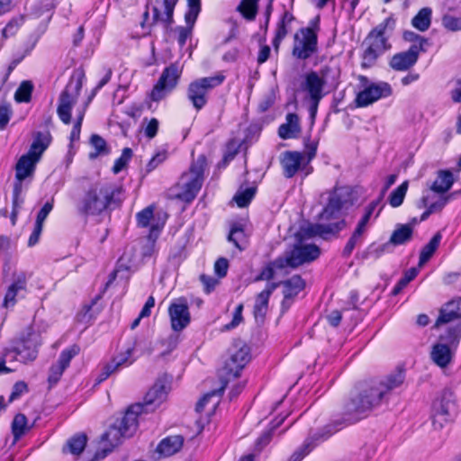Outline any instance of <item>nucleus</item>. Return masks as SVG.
Masks as SVG:
<instances>
[{
  "label": "nucleus",
  "instance_id": "obj_1",
  "mask_svg": "<svg viewBox=\"0 0 461 461\" xmlns=\"http://www.w3.org/2000/svg\"><path fill=\"white\" fill-rule=\"evenodd\" d=\"M349 195L348 187H336L330 194L328 204L320 213L321 222L302 227L294 236L292 249L278 257L276 259V265L279 267L296 268L318 258L321 253L319 247L308 243L307 240L314 236L329 239L345 227L344 220H338V218L340 211L348 203Z\"/></svg>",
  "mask_w": 461,
  "mask_h": 461
},
{
  "label": "nucleus",
  "instance_id": "obj_2",
  "mask_svg": "<svg viewBox=\"0 0 461 461\" xmlns=\"http://www.w3.org/2000/svg\"><path fill=\"white\" fill-rule=\"evenodd\" d=\"M170 380L167 376L158 378L144 397L143 403L130 406L124 415L113 423L104 434L103 440L112 447L120 445L122 439L131 437L138 429V419L143 411H153L167 398Z\"/></svg>",
  "mask_w": 461,
  "mask_h": 461
},
{
  "label": "nucleus",
  "instance_id": "obj_3",
  "mask_svg": "<svg viewBox=\"0 0 461 461\" xmlns=\"http://www.w3.org/2000/svg\"><path fill=\"white\" fill-rule=\"evenodd\" d=\"M404 382L402 371L391 374L381 380L363 384L344 407L343 420L346 425L352 424L367 416L379 406L384 397Z\"/></svg>",
  "mask_w": 461,
  "mask_h": 461
},
{
  "label": "nucleus",
  "instance_id": "obj_4",
  "mask_svg": "<svg viewBox=\"0 0 461 461\" xmlns=\"http://www.w3.org/2000/svg\"><path fill=\"white\" fill-rule=\"evenodd\" d=\"M404 382L402 371L391 374L381 380L363 384L344 407L343 420L346 425L352 424L367 416L379 406L384 397Z\"/></svg>",
  "mask_w": 461,
  "mask_h": 461
},
{
  "label": "nucleus",
  "instance_id": "obj_5",
  "mask_svg": "<svg viewBox=\"0 0 461 461\" xmlns=\"http://www.w3.org/2000/svg\"><path fill=\"white\" fill-rule=\"evenodd\" d=\"M404 382L402 371L391 374L381 380L363 384L344 407L343 420L346 425L352 424L367 416L379 406L384 397Z\"/></svg>",
  "mask_w": 461,
  "mask_h": 461
},
{
  "label": "nucleus",
  "instance_id": "obj_6",
  "mask_svg": "<svg viewBox=\"0 0 461 461\" xmlns=\"http://www.w3.org/2000/svg\"><path fill=\"white\" fill-rule=\"evenodd\" d=\"M404 382L402 371L391 374L381 380L363 384L344 407L343 420L346 425L352 424L367 416L379 406L384 397Z\"/></svg>",
  "mask_w": 461,
  "mask_h": 461
},
{
  "label": "nucleus",
  "instance_id": "obj_7",
  "mask_svg": "<svg viewBox=\"0 0 461 461\" xmlns=\"http://www.w3.org/2000/svg\"><path fill=\"white\" fill-rule=\"evenodd\" d=\"M121 188L109 183L92 185L82 199L78 212L84 215H99L112 205L118 203Z\"/></svg>",
  "mask_w": 461,
  "mask_h": 461
},
{
  "label": "nucleus",
  "instance_id": "obj_8",
  "mask_svg": "<svg viewBox=\"0 0 461 461\" xmlns=\"http://www.w3.org/2000/svg\"><path fill=\"white\" fill-rule=\"evenodd\" d=\"M50 134L48 131L36 132L29 151L23 155L15 167V176L19 181L14 186V193L17 195L21 189V182L33 176L36 164L40 161L41 155L50 143Z\"/></svg>",
  "mask_w": 461,
  "mask_h": 461
},
{
  "label": "nucleus",
  "instance_id": "obj_9",
  "mask_svg": "<svg viewBox=\"0 0 461 461\" xmlns=\"http://www.w3.org/2000/svg\"><path fill=\"white\" fill-rule=\"evenodd\" d=\"M393 27L394 20L388 17L369 32L363 42L366 47L362 55L363 68L372 67L377 58L391 48L386 33L392 32Z\"/></svg>",
  "mask_w": 461,
  "mask_h": 461
},
{
  "label": "nucleus",
  "instance_id": "obj_10",
  "mask_svg": "<svg viewBox=\"0 0 461 461\" xmlns=\"http://www.w3.org/2000/svg\"><path fill=\"white\" fill-rule=\"evenodd\" d=\"M205 165V157L203 155L199 156L192 163L189 170L182 175L175 187L176 193L172 195L186 203L193 201L202 187Z\"/></svg>",
  "mask_w": 461,
  "mask_h": 461
},
{
  "label": "nucleus",
  "instance_id": "obj_11",
  "mask_svg": "<svg viewBox=\"0 0 461 461\" xmlns=\"http://www.w3.org/2000/svg\"><path fill=\"white\" fill-rule=\"evenodd\" d=\"M41 345V335L29 327L14 338L9 347L5 348V355L14 353V358L18 356L21 362L27 364L37 358Z\"/></svg>",
  "mask_w": 461,
  "mask_h": 461
},
{
  "label": "nucleus",
  "instance_id": "obj_12",
  "mask_svg": "<svg viewBox=\"0 0 461 461\" xmlns=\"http://www.w3.org/2000/svg\"><path fill=\"white\" fill-rule=\"evenodd\" d=\"M84 79V70L78 69L75 71L59 95L57 113L61 122L65 124L71 122V110L77 101Z\"/></svg>",
  "mask_w": 461,
  "mask_h": 461
},
{
  "label": "nucleus",
  "instance_id": "obj_13",
  "mask_svg": "<svg viewBox=\"0 0 461 461\" xmlns=\"http://www.w3.org/2000/svg\"><path fill=\"white\" fill-rule=\"evenodd\" d=\"M229 355L221 371V381H227V383L240 376L241 370L250 360V350L246 343L237 341L230 348Z\"/></svg>",
  "mask_w": 461,
  "mask_h": 461
},
{
  "label": "nucleus",
  "instance_id": "obj_14",
  "mask_svg": "<svg viewBox=\"0 0 461 461\" xmlns=\"http://www.w3.org/2000/svg\"><path fill=\"white\" fill-rule=\"evenodd\" d=\"M223 75L202 77L191 82L187 88V98L196 110H201L207 103V93L224 81Z\"/></svg>",
  "mask_w": 461,
  "mask_h": 461
},
{
  "label": "nucleus",
  "instance_id": "obj_15",
  "mask_svg": "<svg viewBox=\"0 0 461 461\" xmlns=\"http://www.w3.org/2000/svg\"><path fill=\"white\" fill-rule=\"evenodd\" d=\"M456 410L453 393L444 391L432 403L431 420L436 429H440L450 420L452 412Z\"/></svg>",
  "mask_w": 461,
  "mask_h": 461
},
{
  "label": "nucleus",
  "instance_id": "obj_16",
  "mask_svg": "<svg viewBox=\"0 0 461 461\" xmlns=\"http://www.w3.org/2000/svg\"><path fill=\"white\" fill-rule=\"evenodd\" d=\"M181 73V68L176 63L167 67L150 93L151 100L158 102L164 99L176 86Z\"/></svg>",
  "mask_w": 461,
  "mask_h": 461
},
{
  "label": "nucleus",
  "instance_id": "obj_17",
  "mask_svg": "<svg viewBox=\"0 0 461 461\" xmlns=\"http://www.w3.org/2000/svg\"><path fill=\"white\" fill-rule=\"evenodd\" d=\"M330 72L329 67H324L319 71H310L303 76L301 83L302 91L307 94L308 99H322L325 95L328 75Z\"/></svg>",
  "mask_w": 461,
  "mask_h": 461
},
{
  "label": "nucleus",
  "instance_id": "obj_18",
  "mask_svg": "<svg viewBox=\"0 0 461 461\" xmlns=\"http://www.w3.org/2000/svg\"><path fill=\"white\" fill-rule=\"evenodd\" d=\"M317 50V33L313 28L307 27L298 31L294 37L293 56L299 59H307Z\"/></svg>",
  "mask_w": 461,
  "mask_h": 461
},
{
  "label": "nucleus",
  "instance_id": "obj_19",
  "mask_svg": "<svg viewBox=\"0 0 461 461\" xmlns=\"http://www.w3.org/2000/svg\"><path fill=\"white\" fill-rule=\"evenodd\" d=\"M392 93V86L387 82L372 83L357 95L355 103L357 107H366L381 98L390 96Z\"/></svg>",
  "mask_w": 461,
  "mask_h": 461
},
{
  "label": "nucleus",
  "instance_id": "obj_20",
  "mask_svg": "<svg viewBox=\"0 0 461 461\" xmlns=\"http://www.w3.org/2000/svg\"><path fill=\"white\" fill-rule=\"evenodd\" d=\"M451 195L439 194L431 190L424 192L420 200L417 203L419 209L427 208L421 214L420 221H425L430 214L440 212L447 203Z\"/></svg>",
  "mask_w": 461,
  "mask_h": 461
},
{
  "label": "nucleus",
  "instance_id": "obj_21",
  "mask_svg": "<svg viewBox=\"0 0 461 461\" xmlns=\"http://www.w3.org/2000/svg\"><path fill=\"white\" fill-rule=\"evenodd\" d=\"M171 328L175 331L184 330L190 322L188 305L185 299H177L168 307Z\"/></svg>",
  "mask_w": 461,
  "mask_h": 461
},
{
  "label": "nucleus",
  "instance_id": "obj_22",
  "mask_svg": "<svg viewBox=\"0 0 461 461\" xmlns=\"http://www.w3.org/2000/svg\"><path fill=\"white\" fill-rule=\"evenodd\" d=\"M78 353L79 347L77 345H72L60 353L58 362L50 368L48 381L51 385L56 384L59 381L65 369L69 366L71 359Z\"/></svg>",
  "mask_w": 461,
  "mask_h": 461
},
{
  "label": "nucleus",
  "instance_id": "obj_23",
  "mask_svg": "<svg viewBox=\"0 0 461 461\" xmlns=\"http://www.w3.org/2000/svg\"><path fill=\"white\" fill-rule=\"evenodd\" d=\"M419 55L420 48L413 44L408 50L394 54L389 61V66L396 71H406L416 64Z\"/></svg>",
  "mask_w": 461,
  "mask_h": 461
},
{
  "label": "nucleus",
  "instance_id": "obj_24",
  "mask_svg": "<svg viewBox=\"0 0 461 461\" xmlns=\"http://www.w3.org/2000/svg\"><path fill=\"white\" fill-rule=\"evenodd\" d=\"M305 156L298 151H285L280 158V163L286 178L293 177L301 168L304 162Z\"/></svg>",
  "mask_w": 461,
  "mask_h": 461
},
{
  "label": "nucleus",
  "instance_id": "obj_25",
  "mask_svg": "<svg viewBox=\"0 0 461 461\" xmlns=\"http://www.w3.org/2000/svg\"><path fill=\"white\" fill-rule=\"evenodd\" d=\"M452 321H455V323L461 321V299L445 303L439 311V315L434 326L438 328Z\"/></svg>",
  "mask_w": 461,
  "mask_h": 461
},
{
  "label": "nucleus",
  "instance_id": "obj_26",
  "mask_svg": "<svg viewBox=\"0 0 461 461\" xmlns=\"http://www.w3.org/2000/svg\"><path fill=\"white\" fill-rule=\"evenodd\" d=\"M456 349L451 346L438 341L430 351V359L438 367L447 368L453 361Z\"/></svg>",
  "mask_w": 461,
  "mask_h": 461
},
{
  "label": "nucleus",
  "instance_id": "obj_27",
  "mask_svg": "<svg viewBox=\"0 0 461 461\" xmlns=\"http://www.w3.org/2000/svg\"><path fill=\"white\" fill-rule=\"evenodd\" d=\"M279 285V284H267L266 288L258 294L254 305V316L257 321H263L268 309V301L271 294Z\"/></svg>",
  "mask_w": 461,
  "mask_h": 461
},
{
  "label": "nucleus",
  "instance_id": "obj_28",
  "mask_svg": "<svg viewBox=\"0 0 461 461\" xmlns=\"http://www.w3.org/2000/svg\"><path fill=\"white\" fill-rule=\"evenodd\" d=\"M133 348L129 347L124 352H122L115 356L110 363L104 367V373L102 375V380L106 379L111 374L117 371L122 366H127L133 363L134 358L132 357Z\"/></svg>",
  "mask_w": 461,
  "mask_h": 461
},
{
  "label": "nucleus",
  "instance_id": "obj_29",
  "mask_svg": "<svg viewBox=\"0 0 461 461\" xmlns=\"http://www.w3.org/2000/svg\"><path fill=\"white\" fill-rule=\"evenodd\" d=\"M285 121L278 129L279 137L283 140L297 138L302 130L298 115L290 113L286 115Z\"/></svg>",
  "mask_w": 461,
  "mask_h": 461
},
{
  "label": "nucleus",
  "instance_id": "obj_30",
  "mask_svg": "<svg viewBox=\"0 0 461 461\" xmlns=\"http://www.w3.org/2000/svg\"><path fill=\"white\" fill-rule=\"evenodd\" d=\"M178 0H163L164 12L158 7L154 6L152 9V24L163 23L167 27L173 23L174 9Z\"/></svg>",
  "mask_w": 461,
  "mask_h": 461
},
{
  "label": "nucleus",
  "instance_id": "obj_31",
  "mask_svg": "<svg viewBox=\"0 0 461 461\" xmlns=\"http://www.w3.org/2000/svg\"><path fill=\"white\" fill-rule=\"evenodd\" d=\"M184 438L180 435L170 436L164 438L158 446V451L169 456L178 452L183 446Z\"/></svg>",
  "mask_w": 461,
  "mask_h": 461
},
{
  "label": "nucleus",
  "instance_id": "obj_32",
  "mask_svg": "<svg viewBox=\"0 0 461 461\" xmlns=\"http://www.w3.org/2000/svg\"><path fill=\"white\" fill-rule=\"evenodd\" d=\"M454 184L453 174L449 170H440L438 173L436 180L431 185L429 190L446 194Z\"/></svg>",
  "mask_w": 461,
  "mask_h": 461
},
{
  "label": "nucleus",
  "instance_id": "obj_33",
  "mask_svg": "<svg viewBox=\"0 0 461 461\" xmlns=\"http://www.w3.org/2000/svg\"><path fill=\"white\" fill-rule=\"evenodd\" d=\"M442 239V235L440 232H437L431 240L426 244L420 254V260L418 267L419 268L422 267L434 255L435 251L439 247L440 241Z\"/></svg>",
  "mask_w": 461,
  "mask_h": 461
},
{
  "label": "nucleus",
  "instance_id": "obj_34",
  "mask_svg": "<svg viewBox=\"0 0 461 461\" xmlns=\"http://www.w3.org/2000/svg\"><path fill=\"white\" fill-rule=\"evenodd\" d=\"M412 233L411 225L398 224L390 237L389 243L393 246L405 244L411 240Z\"/></svg>",
  "mask_w": 461,
  "mask_h": 461
},
{
  "label": "nucleus",
  "instance_id": "obj_35",
  "mask_svg": "<svg viewBox=\"0 0 461 461\" xmlns=\"http://www.w3.org/2000/svg\"><path fill=\"white\" fill-rule=\"evenodd\" d=\"M284 286L285 299H292L296 296L305 286L304 281L298 275L282 283Z\"/></svg>",
  "mask_w": 461,
  "mask_h": 461
},
{
  "label": "nucleus",
  "instance_id": "obj_36",
  "mask_svg": "<svg viewBox=\"0 0 461 461\" xmlns=\"http://www.w3.org/2000/svg\"><path fill=\"white\" fill-rule=\"evenodd\" d=\"M26 288V277L23 274L19 275L14 282L9 286L5 297V306L8 307L9 304H14L15 301V296L21 291L25 290Z\"/></svg>",
  "mask_w": 461,
  "mask_h": 461
},
{
  "label": "nucleus",
  "instance_id": "obj_37",
  "mask_svg": "<svg viewBox=\"0 0 461 461\" xmlns=\"http://www.w3.org/2000/svg\"><path fill=\"white\" fill-rule=\"evenodd\" d=\"M432 10L430 7L421 8L412 18L411 24L420 32L427 31L431 24Z\"/></svg>",
  "mask_w": 461,
  "mask_h": 461
},
{
  "label": "nucleus",
  "instance_id": "obj_38",
  "mask_svg": "<svg viewBox=\"0 0 461 461\" xmlns=\"http://www.w3.org/2000/svg\"><path fill=\"white\" fill-rule=\"evenodd\" d=\"M461 339V321L456 322L447 328V332L439 337V341L454 348H457Z\"/></svg>",
  "mask_w": 461,
  "mask_h": 461
},
{
  "label": "nucleus",
  "instance_id": "obj_39",
  "mask_svg": "<svg viewBox=\"0 0 461 461\" xmlns=\"http://www.w3.org/2000/svg\"><path fill=\"white\" fill-rule=\"evenodd\" d=\"M293 21V16L289 14L288 13H285L282 20L277 24V28L276 31V36L273 40V45L276 50H278L279 45L283 39L287 35L288 33V28L287 25Z\"/></svg>",
  "mask_w": 461,
  "mask_h": 461
},
{
  "label": "nucleus",
  "instance_id": "obj_40",
  "mask_svg": "<svg viewBox=\"0 0 461 461\" xmlns=\"http://www.w3.org/2000/svg\"><path fill=\"white\" fill-rule=\"evenodd\" d=\"M228 240L233 243L239 250H243L246 248L247 236L241 225L238 224L232 226L228 236Z\"/></svg>",
  "mask_w": 461,
  "mask_h": 461
},
{
  "label": "nucleus",
  "instance_id": "obj_41",
  "mask_svg": "<svg viewBox=\"0 0 461 461\" xmlns=\"http://www.w3.org/2000/svg\"><path fill=\"white\" fill-rule=\"evenodd\" d=\"M366 230V226L357 223L356 230H354L352 236L350 237V239L348 240L344 248V255L349 256L352 253L355 247L361 242L362 236L365 233Z\"/></svg>",
  "mask_w": 461,
  "mask_h": 461
},
{
  "label": "nucleus",
  "instance_id": "obj_42",
  "mask_svg": "<svg viewBox=\"0 0 461 461\" xmlns=\"http://www.w3.org/2000/svg\"><path fill=\"white\" fill-rule=\"evenodd\" d=\"M409 186V182L404 181L389 196V203L392 207L396 208L402 204Z\"/></svg>",
  "mask_w": 461,
  "mask_h": 461
},
{
  "label": "nucleus",
  "instance_id": "obj_43",
  "mask_svg": "<svg viewBox=\"0 0 461 461\" xmlns=\"http://www.w3.org/2000/svg\"><path fill=\"white\" fill-rule=\"evenodd\" d=\"M27 429V418L24 414H17L12 422V432L14 437V440L17 441Z\"/></svg>",
  "mask_w": 461,
  "mask_h": 461
},
{
  "label": "nucleus",
  "instance_id": "obj_44",
  "mask_svg": "<svg viewBox=\"0 0 461 461\" xmlns=\"http://www.w3.org/2000/svg\"><path fill=\"white\" fill-rule=\"evenodd\" d=\"M288 267H279L276 265V259L269 263L266 267H264L259 274L258 276L256 277V281L259 280H270L273 279L278 273H287L286 269Z\"/></svg>",
  "mask_w": 461,
  "mask_h": 461
},
{
  "label": "nucleus",
  "instance_id": "obj_45",
  "mask_svg": "<svg viewBox=\"0 0 461 461\" xmlns=\"http://www.w3.org/2000/svg\"><path fill=\"white\" fill-rule=\"evenodd\" d=\"M33 85L31 81H23L17 88L14 98L18 103H27L31 100Z\"/></svg>",
  "mask_w": 461,
  "mask_h": 461
},
{
  "label": "nucleus",
  "instance_id": "obj_46",
  "mask_svg": "<svg viewBox=\"0 0 461 461\" xmlns=\"http://www.w3.org/2000/svg\"><path fill=\"white\" fill-rule=\"evenodd\" d=\"M90 143H91L92 147L95 149L94 152L89 153L90 158L93 159V158H97L99 155L108 154L109 150L106 147V142L99 135H96V134L92 135Z\"/></svg>",
  "mask_w": 461,
  "mask_h": 461
},
{
  "label": "nucleus",
  "instance_id": "obj_47",
  "mask_svg": "<svg viewBox=\"0 0 461 461\" xmlns=\"http://www.w3.org/2000/svg\"><path fill=\"white\" fill-rule=\"evenodd\" d=\"M86 436L80 434L71 438L68 443L66 447L68 448V451L73 455H79L86 447Z\"/></svg>",
  "mask_w": 461,
  "mask_h": 461
},
{
  "label": "nucleus",
  "instance_id": "obj_48",
  "mask_svg": "<svg viewBox=\"0 0 461 461\" xmlns=\"http://www.w3.org/2000/svg\"><path fill=\"white\" fill-rule=\"evenodd\" d=\"M256 194V187H248L244 190H239L235 196L233 197V200L236 202L239 207H245L247 206L252 198L254 197Z\"/></svg>",
  "mask_w": 461,
  "mask_h": 461
},
{
  "label": "nucleus",
  "instance_id": "obj_49",
  "mask_svg": "<svg viewBox=\"0 0 461 461\" xmlns=\"http://www.w3.org/2000/svg\"><path fill=\"white\" fill-rule=\"evenodd\" d=\"M188 11L185 15L186 23L194 24L201 11V0H187Z\"/></svg>",
  "mask_w": 461,
  "mask_h": 461
},
{
  "label": "nucleus",
  "instance_id": "obj_50",
  "mask_svg": "<svg viewBox=\"0 0 461 461\" xmlns=\"http://www.w3.org/2000/svg\"><path fill=\"white\" fill-rule=\"evenodd\" d=\"M258 0H242L239 11L249 20L254 19L257 14Z\"/></svg>",
  "mask_w": 461,
  "mask_h": 461
},
{
  "label": "nucleus",
  "instance_id": "obj_51",
  "mask_svg": "<svg viewBox=\"0 0 461 461\" xmlns=\"http://www.w3.org/2000/svg\"><path fill=\"white\" fill-rule=\"evenodd\" d=\"M222 383V385L217 389V390H213L210 393H207L206 394L203 395V397L197 402L196 404V411H202L205 405L211 401V399L214 396H221V394L223 393L224 391V388L226 387L227 385V381H221Z\"/></svg>",
  "mask_w": 461,
  "mask_h": 461
},
{
  "label": "nucleus",
  "instance_id": "obj_52",
  "mask_svg": "<svg viewBox=\"0 0 461 461\" xmlns=\"http://www.w3.org/2000/svg\"><path fill=\"white\" fill-rule=\"evenodd\" d=\"M87 105H88V103H86L81 110L77 111L76 122H75V124H74L73 129L70 133L71 141L79 140L82 122H83Z\"/></svg>",
  "mask_w": 461,
  "mask_h": 461
},
{
  "label": "nucleus",
  "instance_id": "obj_53",
  "mask_svg": "<svg viewBox=\"0 0 461 461\" xmlns=\"http://www.w3.org/2000/svg\"><path fill=\"white\" fill-rule=\"evenodd\" d=\"M131 155L132 151L130 148L123 149L121 157L115 160V163L113 167V172L114 174L120 173L126 167L127 163L131 158Z\"/></svg>",
  "mask_w": 461,
  "mask_h": 461
},
{
  "label": "nucleus",
  "instance_id": "obj_54",
  "mask_svg": "<svg viewBox=\"0 0 461 461\" xmlns=\"http://www.w3.org/2000/svg\"><path fill=\"white\" fill-rule=\"evenodd\" d=\"M243 304L242 303H240L234 312H233V316H232V320L230 323L224 325L221 329L222 331H227V330H230L232 329H235L236 327H238L243 321V317H242V312H243Z\"/></svg>",
  "mask_w": 461,
  "mask_h": 461
},
{
  "label": "nucleus",
  "instance_id": "obj_55",
  "mask_svg": "<svg viewBox=\"0 0 461 461\" xmlns=\"http://www.w3.org/2000/svg\"><path fill=\"white\" fill-rule=\"evenodd\" d=\"M442 24L448 31H461V17L445 14L442 18Z\"/></svg>",
  "mask_w": 461,
  "mask_h": 461
},
{
  "label": "nucleus",
  "instance_id": "obj_56",
  "mask_svg": "<svg viewBox=\"0 0 461 461\" xmlns=\"http://www.w3.org/2000/svg\"><path fill=\"white\" fill-rule=\"evenodd\" d=\"M285 419V417H283L282 419H280L278 421H276V423L273 426V428L269 431L264 432L258 438V440L256 441V447L258 450H261L265 446H267L270 442L272 430L274 429H276L277 427H279L284 422Z\"/></svg>",
  "mask_w": 461,
  "mask_h": 461
},
{
  "label": "nucleus",
  "instance_id": "obj_57",
  "mask_svg": "<svg viewBox=\"0 0 461 461\" xmlns=\"http://www.w3.org/2000/svg\"><path fill=\"white\" fill-rule=\"evenodd\" d=\"M137 222L140 227H148L150 223V221L153 218V209L152 207H147L143 209L141 212L137 213Z\"/></svg>",
  "mask_w": 461,
  "mask_h": 461
},
{
  "label": "nucleus",
  "instance_id": "obj_58",
  "mask_svg": "<svg viewBox=\"0 0 461 461\" xmlns=\"http://www.w3.org/2000/svg\"><path fill=\"white\" fill-rule=\"evenodd\" d=\"M312 447L313 446H312V443L309 440H306L304 444L291 456L290 461H301L311 452Z\"/></svg>",
  "mask_w": 461,
  "mask_h": 461
},
{
  "label": "nucleus",
  "instance_id": "obj_59",
  "mask_svg": "<svg viewBox=\"0 0 461 461\" xmlns=\"http://www.w3.org/2000/svg\"><path fill=\"white\" fill-rule=\"evenodd\" d=\"M53 209V199L48 201L38 212L35 224L43 226L44 221Z\"/></svg>",
  "mask_w": 461,
  "mask_h": 461
},
{
  "label": "nucleus",
  "instance_id": "obj_60",
  "mask_svg": "<svg viewBox=\"0 0 461 461\" xmlns=\"http://www.w3.org/2000/svg\"><path fill=\"white\" fill-rule=\"evenodd\" d=\"M194 25V24L186 23V27H178L176 29L178 32L177 41L181 47L185 46L187 39L191 36Z\"/></svg>",
  "mask_w": 461,
  "mask_h": 461
},
{
  "label": "nucleus",
  "instance_id": "obj_61",
  "mask_svg": "<svg viewBox=\"0 0 461 461\" xmlns=\"http://www.w3.org/2000/svg\"><path fill=\"white\" fill-rule=\"evenodd\" d=\"M158 121L156 118H152L148 121L146 126H144V134L149 139H153L158 130Z\"/></svg>",
  "mask_w": 461,
  "mask_h": 461
},
{
  "label": "nucleus",
  "instance_id": "obj_62",
  "mask_svg": "<svg viewBox=\"0 0 461 461\" xmlns=\"http://www.w3.org/2000/svg\"><path fill=\"white\" fill-rule=\"evenodd\" d=\"M28 391L27 384L23 381H19L14 384L9 401L12 402L19 398L23 393Z\"/></svg>",
  "mask_w": 461,
  "mask_h": 461
},
{
  "label": "nucleus",
  "instance_id": "obj_63",
  "mask_svg": "<svg viewBox=\"0 0 461 461\" xmlns=\"http://www.w3.org/2000/svg\"><path fill=\"white\" fill-rule=\"evenodd\" d=\"M200 280L204 286V291L208 294L211 293L219 283L214 277L205 275H202Z\"/></svg>",
  "mask_w": 461,
  "mask_h": 461
},
{
  "label": "nucleus",
  "instance_id": "obj_64",
  "mask_svg": "<svg viewBox=\"0 0 461 461\" xmlns=\"http://www.w3.org/2000/svg\"><path fill=\"white\" fill-rule=\"evenodd\" d=\"M228 267L227 259L221 258L214 264V271L219 277H223L227 274Z\"/></svg>",
  "mask_w": 461,
  "mask_h": 461
}]
</instances>
